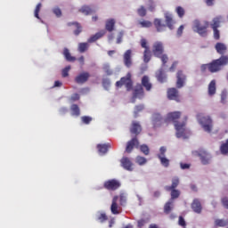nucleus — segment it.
Listing matches in <instances>:
<instances>
[{
	"label": "nucleus",
	"instance_id": "obj_25",
	"mask_svg": "<svg viewBox=\"0 0 228 228\" xmlns=\"http://www.w3.org/2000/svg\"><path fill=\"white\" fill-rule=\"evenodd\" d=\"M224 20V18L222 16H217L213 19L211 28L212 29H218L220 28V23Z\"/></svg>",
	"mask_w": 228,
	"mask_h": 228
},
{
	"label": "nucleus",
	"instance_id": "obj_34",
	"mask_svg": "<svg viewBox=\"0 0 228 228\" xmlns=\"http://www.w3.org/2000/svg\"><path fill=\"white\" fill-rule=\"evenodd\" d=\"M220 152L223 154V156L228 155V139H226L225 142L221 144Z\"/></svg>",
	"mask_w": 228,
	"mask_h": 228
},
{
	"label": "nucleus",
	"instance_id": "obj_37",
	"mask_svg": "<svg viewBox=\"0 0 228 228\" xmlns=\"http://www.w3.org/2000/svg\"><path fill=\"white\" fill-rule=\"evenodd\" d=\"M228 220L225 219H216L215 220V226L216 227H227Z\"/></svg>",
	"mask_w": 228,
	"mask_h": 228
},
{
	"label": "nucleus",
	"instance_id": "obj_6",
	"mask_svg": "<svg viewBox=\"0 0 228 228\" xmlns=\"http://www.w3.org/2000/svg\"><path fill=\"white\" fill-rule=\"evenodd\" d=\"M131 77L132 75L128 72L126 77H121L119 81L116 82V86H118V88H120L125 86L127 91L132 90L133 79Z\"/></svg>",
	"mask_w": 228,
	"mask_h": 228
},
{
	"label": "nucleus",
	"instance_id": "obj_11",
	"mask_svg": "<svg viewBox=\"0 0 228 228\" xmlns=\"http://www.w3.org/2000/svg\"><path fill=\"white\" fill-rule=\"evenodd\" d=\"M184 83H186V75H184L183 70H179L176 73V88H183Z\"/></svg>",
	"mask_w": 228,
	"mask_h": 228
},
{
	"label": "nucleus",
	"instance_id": "obj_9",
	"mask_svg": "<svg viewBox=\"0 0 228 228\" xmlns=\"http://www.w3.org/2000/svg\"><path fill=\"white\" fill-rule=\"evenodd\" d=\"M134 147L136 149H138V147H140V142L138 141V138H136V137H134L130 141L127 142L126 147V152H127L128 154H131V152H133V150L134 149Z\"/></svg>",
	"mask_w": 228,
	"mask_h": 228
},
{
	"label": "nucleus",
	"instance_id": "obj_52",
	"mask_svg": "<svg viewBox=\"0 0 228 228\" xmlns=\"http://www.w3.org/2000/svg\"><path fill=\"white\" fill-rule=\"evenodd\" d=\"M111 85V82L108 78H104L102 80V86L105 88V90H108L110 88V86Z\"/></svg>",
	"mask_w": 228,
	"mask_h": 228
},
{
	"label": "nucleus",
	"instance_id": "obj_39",
	"mask_svg": "<svg viewBox=\"0 0 228 228\" xmlns=\"http://www.w3.org/2000/svg\"><path fill=\"white\" fill-rule=\"evenodd\" d=\"M151 49L144 50L143 52V61L149 63L151 61Z\"/></svg>",
	"mask_w": 228,
	"mask_h": 228
},
{
	"label": "nucleus",
	"instance_id": "obj_33",
	"mask_svg": "<svg viewBox=\"0 0 228 228\" xmlns=\"http://www.w3.org/2000/svg\"><path fill=\"white\" fill-rule=\"evenodd\" d=\"M154 26H155L157 31H159V32L163 31V29H165V28H166V25L161 23V20H159V19H155Z\"/></svg>",
	"mask_w": 228,
	"mask_h": 228
},
{
	"label": "nucleus",
	"instance_id": "obj_17",
	"mask_svg": "<svg viewBox=\"0 0 228 228\" xmlns=\"http://www.w3.org/2000/svg\"><path fill=\"white\" fill-rule=\"evenodd\" d=\"M215 49L217 54H221V56H224V54L227 53V45L220 42L216 43L215 45Z\"/></svg>",
	"mask_w": 228,
	"mask_h": 228
},
{
	"label": "nucleus",
	"instance_id": "obj_45",
	"mask_svg": "<svg viewBox=\"0 0 228 228\" xmlns=\"http://www.w3.org/2000/svg\"><path fill=\"white\" fill-rule=\"evenodd\" d=\"M137 13H138L139 17H145V15H147V9H145V7L143 5H142L137 10Z\"/></svg>",
	"mask_w": 228,
	"mask_h": 228
},
{
	"label": "nucleus",
	"instance_id": "obj_48",
	"mask_svg": "<svg viewBox=\"0 0 228 228\" xmlns=\"http://www.w3.org/2000/svg\"><path fill=\"white\" fill-rule=\"evenodd\" d=\"M81 120H82L83 124L88 125V124H90V122H92L93 118L90 116H83L81 118Z\"/></svg>",
	"mask_w": 228,
	"mask_h": 228
},
{
	"label": "nucleus",
	"instance_id": "obj_20",
	"mask_svg": "<svg viewBox=\"0 0 228 228\" xmlns=\"http://www.w3.org/2000/svg\"><path fill=\"white\" fill-rule=\"evenodd\" d=\"M105 35H106V30H101L95 35L91 36L90 38L87 40V42L89 44H94V42H97L99 38H102V37H104Z\"/></svg>",
	"mask_w": 228,
	"mask_h": 228
},
{
	"label": "nucleus",
	"instance_id": "obj_30",
	"mask_svg": "<svg viewBox=\"0 0 228 228\" xmlns=\"http://www.w3.org/2000/svg\"><path fill=\"white\" fill-rule=\"evenodd\" d=\"M71 115L73 117H79L81 115V110L77 104H72L70 107Z\"/></svg>",
	"mask_w": 228,
	"mask_h": 228
},
{
	"label": "nucleus",
	"instance_id": "obj_62",
	"mask_svg": "<svg viewBox=\"0 0 228 228\" xmlns=\"http://www.w3.org/2000/svg\"><path fill=\"white\" fill-rule=\"evenodd\" d=\"M159 152L160 153L158 156L165 157V153L167 152V148H165L164 146L160 147Z\"/></svg>",
	"mask_w": 228,
	"mask_h": 228
},
{
	"label": "nucleus",
	"instance_id": "obj_59",
	"mask_svg": "<svg viewBox=\"0 0 228 228\" xmlns=\"http://www.w3.org/2000/svg\"><path fill=\"white\" fill-rule=\"evenodd\" d=\"M183 31H184V25H181L177 31H176V35L177 37H182L183 36Z\"/></svg>",
	"mask_w": 228,
	"mask_h": 228
},
{
	"label": "nucleus",
	"instance_id": "obj_61",
	"mask_svg": "<svg viewBox=\"0 0 228 228\" xmlns=\"http://www.w3.org/2000/svg\"><path fill=\"white\" fill-rule=\"evenodd\" d=\"M147 224V221H145L144 219H141L137 222V225L139 228L143 227V225H145Z\"/></svg>",
	"mask_w": 228,
	"mask_h": 228
},
{
	"label": "nucleus",
	"instance_id": "obj_31",
	"mask_svg": "<svg viewBox=\"0 0 228 228\" xmlns=\"http://www.w3.org/2000/svg\"><path fill=\"white\" fill-rule=\"evenodd\" d=\"M79 12H81V13H84L85 15H92V13L95 12V10L91 9V7L88 5H84L81 7Z\"/></svg>",
	"mask_w": 228,
	"mask_h": 228
},
{
	"label": "nucleus",
	"instance_id": "obj_22",
	"mask_svg": "<svg viewBox=\"0 0 228 228\" xmlns=\"http://www.w3.org/2000/svg\"><path fill=\"white\" fill-rule=\"evenodd\" d=\"M115 24H117L115 19H108L105 21V29L110 33H111V31H115Z\"/></svg>",
	"mask_w": 228,
	"mask_h": 228
},
{
	"label": "nucleus",
	"instance_id": "obj_4",
	"mask_svg": "<svg viewBox=\"0 0 228 228\" xmlns=\"http://www.w3.org/2000/svg\"><path fill=\"white\" fill-rule=\"evenodd\" d=\"M197 119L206 133L213 131V119H211V117L204 116V114L200 113L197 115Z\"/></svg>",
	"mask_w": 228,
	"mask_h": 228
},
{
	"label": "nucleus",
	"instance_id": "obj_51",
	"mask_svg": "<svg viewBox=\"0 0 228 228\" xmlns=\"http://www.w3.org/2000/svg\"><path fill=\"white\" fill-rule=\"evenodd\" d=\"M226 101H227V92L225 90H224L221 93V102H222V104H225Z\"/></svg>",
	"mask_w": 228,
	"mask_h": 228
},
{
	"label": "nucleus",
	"instance_id": "obj_44",
	"mask_svg": "<svg viewBox=\"0 0 228 228\" xmlns=\"http://www.w3.org/2000/svg\"><path fill=\"white\" fill-rule=\"evenodd\" d=\"M140 151L141 152H142V154H144V156H149L151 150L149 149V146H147L146 144H142L140 146Z\"/></svg>",
	"mask_w": 228,
	"mask_h": 228
},
{
	"label": "nucleus",
	"instance_id": "obj_19",
	"mask_svg": "<svg viewBox=\"0 0 228 228\" xmlns=\"http://www.w3.org/2000/svg\"><path fill=\"white\" fill-rule=\"evenodd\" d=\"M191 209L194 211V213L200 215V213H202V204H200V200L195 199L191 203Z\"/></svg>",
	"mask_w": 228,
	"mask_h": 228
},
{
	"label": "nucleus",
	"instance_id": "obj_18",
	"mask_svg": "<svg viewBox=\"0 0 228 228\" xmlns=\"http://www.w3.org/2000/svg\"><path fill=\"white\" fill-rule=\"evenodd\" d=\"M141 86L145 88L146 92L152 90V84L147 76H143L141 81Z\"/></svg>",
	"mask_w": 228,
	"mask_h": 228
},
{
	"label": "nucleus",
	"instance_id": "obj_13",
	"mask_svg": "<svg viewBox=\"0 0 228 228\" xmlns=\"http://www.w3.org/2000/svg\"><path fill=\"white\" fill-rule=\"evenodd\" d=\"M120 162H121V166L123 167V168H125V170H127L128 172H133L134 170L133 162L129 158L123 157Z\"/></svg>",
	"mask_w": 228,
	"mask_h": 228
},
{
	"label": "nucleus",
	"instance_id": "obj_28",
	"mask_svg": "<svg viewBox=\"0 0 228 228\" xmlns=\"http://www.w3.org/2000/svg\"><path fill=\"white\" fill-rule=\"evenodd\" d=\"M179 186V178L178 177H174L172 179V184L169 186H166L165 190L167 191H170V190H175Z\"/></svg>",
	"mask_w": 228,
	"mask_h": 228
},
{
	"label": "nucleus",
	"instance_id": "obj_29",
	"mask_svg": "<svg viewBox=\"0 0 228 228\" xmlns=\"http://www.w3.org/2000/svg\"><path fill=\"white\" fill-rule=\"evenodd\" d=\"M156 77L159 83H165L167 81V75L163 69H159L156 72Z\"/></svg>",
	"mask_w": 228,
	"mask_h": 228
},
{
	"label": "nucleus",
	"instance_id": "obj_63",
	"mask_svg": "<svg viewBox=\"0 0 228 228\" xmlns=\"http://www.w3.org/2000/svg\"><path fill=\"white\" fill-rule=\"evenodd\" d=\"M180 167H181L182 170H188V168H190L191 165L185 164V163H180Z\"/></svg>",
	"mask_w": 228,
	"mask_h": 228
},
{
	"label": "nucleus",
	"instance_id": "obj_16",
	"mask_svg": "<svg viewBox=\"0 0 228 228\" xmlns=\"http://www.w3.org/2000/svg\"><path fill=\"white\" fill-rule=\"evenodd\" d=\"M130 133L131 134H134L135 136H138V134L142 133V126H140V123L136 121H133L132 126L130 127Z\"/></svg>",
	"mask_w": 228,
	"mask_h": 228
},
{
	"label": "nucleus",
	"instance_id": "obj_43",
	"mask_svg": "<svg viewBox=\"0 0 228 228\" xmlns=\"http://www.w3.org/2000/svg\"><path fill=\"white\" fill-rule=\"evenodd\" d=\"M175 12L180 19H183L184 17V13H186L184 8H183L182 6H177L175 8Z\"/></svg>",
	"mask_w": 228,
	"mask_h": 228
},
{
	"label": "nucleus",
	"instance_id": "obj_8",
	"mask_svg": "<svg viewBox=\"0 0 228 228\" xmlns=\"http://www.w3.org/2000/svg\"><path fill=\"white\" fill-rule=\"evenodd\" d=\"M167 99H169V101L181 102V95L179 94V91L175 87L167 89Z\"/></svg>",
	"mask_w": 228,
	"mask_h": 228
},
{
	"label": "nucleus",
	"instance_id": "obj_57",
	"mask_svg": "<svg viewBox=\"0 0 228 228\" xmlns=\"http://www.w3.org/2000/svg\"><path fill=\"white\" fill-rule=\"evenodd\" d=\"M215 40H220V30L218 28H213Z\"/></svg>",
	"mask_w": 228,
	"mask_h": 228
},
{
	"label": "nucleus",
	"instance_id": "obj_14",
	"mask_svg": "<svg viewBox=\"0 0 228 228\" xmlns=\"http://www.w3.org/2000/svg\"><path fill=\"white\" fill-rule=\"evenodd\" d=\"M89 78L90 73L83 72L75 77V82L77 83V85H84V83H86Z\"/></svg>",
	"mask_w": 228,
	"mask_h": 228
},
{
	"label": "nucleus",
	"instance_id": "obj_3",
	"mask_svg": "<svg viewBox=\"0 0 228 228\" xmlns=\"http://www.w3.org/2000/svg\"><path fill=\"white\" fill-rule=\"evenodd\" d=\"M165 53V46L161 41H157L152 45V53L156 58H159L162 65L165 66L168 63V55Z\"/></svg>",
	"mask_w": 228,
	"mask_h": 228
},
{
	"label": "nucleus",
	"instance_id": "obj_12",
	"mask_svg": "<svg viewBox=\"0 0 228 228\" xmlns=\"http://www.w3.org/2000/svg\"><path fill=\"white\" fill-rule=\"evenodd\" d=\"M198 155L200 158L202 165H209L211 161V155L208 151L201 150L199 151Z\"/></svg>",
	"mask_w": 228,
	"mask_h": 228
},
{
	"label": "nucleus",
	"instance_id": "obj_40",
	"mask_svg": "<svg viewBox=\"0 0 228 228\" xmlns=\"http://www.w3.org/2000/svg\"><path fill=\"white\" fill-rule=\"evenodd\" d=\"M135 163H137V165H140L142 167L145 165V163H147V159H145V157L137 156L135 158Z\"/></svg>",
	"mask_w": 228,
	"mask_h": 228
},
{
	"label": "nucleus",
	"instance_id": "obj_50",
	"mask_svg": "<svg viewBox=\"0 0 228 228\" xmlns=\"http://www.w3.org/2000/svg\"><path fill=\"white\" fill-rule=\"evenodd\" d=\"M103 70L107 74V76H111V74H113V71L108 64L103 65Z\"/></svg>",
	"mask_w": 228,
	"mask_h": 228
},
{
	"label": "nucleus",
	"instance_id": "obj_41",
	"mask_svg": "<svg viewBox=\"0 0 228 228\" xmlns=\"http://www.w3.org/2000/svg\"><path fill=\"white\" fill-rule=\"evenodd\" d=\"M161 120H162V118H161V115L160 114H154L153 115V124H154V126H155V127H156V126H161V123H158V122H161Z\"/></svg>",
	"mask_w": 228,
	"mask_h": 228
},
{
	"label": "nucleus",
	"instance_id": "obj_53",
	"mask_svg": "<svg viewBox=\"0 0 228 228\" xmlns=\"http://www.w3.org/2000/svg\"><path fill=\"white\" fill-rule=\"evenodd\" d=\"M142 28H151L152 26V22L149 20H142L140 22Z\"/></svg>",
	"mask_w": 228,
	"mask_h": 228
},
{
	"label": "nucleus",
	"instance_id": "obj_21",
	"mask_svg": "<svg viewBox=\"0 0 228 228\" xmlns=\"http://www.w3.org/2000/svg\"><path fill=\"white\" fill-rule=\"evenodd\" d=\"M145 95V92L143 91V87L142 85H137L134 90V97L137 99H142Z\"/></svg>",
	"mask_w": 228,
	"mask_h": 228
},
{
	"label": "nucleus",
	"instance_id": "obj_23",
	"mask_svg": "<svg viewBox=\"0 0 228 228\" xmlns=\"http://www.w3.org/2000/svg\"><path fill=\"white\" fill-rule=\"evenodd\" d=\"M97 149L99 154L104 155L108 152L109 149H111V144L104 143V144H97Z\"/></svg>",
	"mask_w": 228,
	"mask_h": 228
},
{
	"label": "nucleus",
	"instance_id": "obj_60",
	"mask_svg": "<svg viewBox=\"0 0 228 228\" xmlns=\"http://www.w3.org/2000/svg\"><path fill=\"white\" fill-rule=\"evenodd\" d=\"M53 13L54 15H56V17H61V9H60L59 7H55L53 9Z\"/></svg>",
	"mask_w": 228,
	"mask_h": 228
},
{
	"label": "nucleus",
	"instance_id": "obj_49",
	"mask_svg": "<svg viewBox=\"0 0 228 228\" xmlns=\"http://www.w3.org/2000/svg\"><path fill=\"white\" fill-rule=\"evenodd\" d=\"M178 225H180V227H186V220H184V217H183V216H180L178 218Z\"/></svg>",
	"mask_w": 228,
	"mask_h": 228
},
{
	"label": "nucleus",
	"instance_id": "obj_32",
	"mask_svg": "<svg viewBox=\"0 0 228 228\" xmlns=\"http://www.w3.org/2000/svg\"><path fill=\"white\" fill-rule=\"evenodd\" d=\"M165 19H166V24L167 28H169V29H174V20L172 19V15L167 13L165 15Z\"/></svg>",
	"mask_w": 228,
	"mask_h": 228
},
{
	"label": "nucleus",
	"instance_id": "obj_36",
	"mask_svg": "<svg viewBox=\"0 0 228 228\" xmlns=\"http://www.w3.org/2000/svg\"><path fill=\"white\" fill-rule=\"evenodd\" d=\"M160 164L162 165V167H165V168H168V167H170V159H167L166 157L163 156H158Z\"/></svg>",
	"mask_w": 228,
	"mask_h": 228
},
{
	"label": "nucleus",
	"instance_id": "obj_55",
	"mask_svg": "<svg viewBox=\"0 0 228 228\" xmlns=\"http://www.w3.org/2000/svg\"><path fill=\"white\" fill-rule=\"evenodd\" d=\"M141 47H142V49H144V50L151 49V48H149V45H147V39H145V38L141 39Z\"/></svg>",
	"mask_w": 228,
	"mask_h": 228
},
{
	"label": "nucleus",
	"instance_id": "obj_47",
	"mask_svg": "<svg viewBox=\"0 0 228 228\" xmlns=\"http://www.w3.org/2000/svg\"><path fill=\"white\" fill-rule=\"evenodd\" d=\"M41 9H42V4L39 3V4H37L36 9H35V12H34V15H35L36 19H40L39 13H40Z\"/></svg>",
	"mask_w": 228,
	"mask_h": 228
},
{
	"label": "nucleus",
	"instance_id": "obj_54",
	"mask_svg": "<svg viewBox=\"0 0 228 228\" xmlns=\"http://www.w3.org/2000/svg\"><path fill=\"white\" fill-rule=\"evenodd\" d=\"M70 70V66H67L61 71L62 77H69V71Z\"/></svg>",
	"mask_w": 228,
	"mask_h": 228
},
{
	"label": "nucleus",
	"instance_id": "obj_35",
	"mask_svg": "<svg viewBox=\"0 0 228 228\" xmlns=\"http://www.w3.org/2000/svg\"><path fill=\"white\" fill-rule=\"evenodd\" d=\"M63 55H64V58L67 60V61H76V57H73L72 55H70V52L69 51L68 48H64Z\"/></svg>",
	"mask_w": 228,
	"mask_h": 228
},
{
	"label": "nucleus",
	"instance_id": "obj_64",
	"mask_svg": "<svg viewBox=\"0 0 228 228\" xmlns=\"http://www.w3.org/2000/svg\"><path fill=\"white\" fill-rule=\"evenodd\" d=\"M222 202H223V206H224L226 209H228V198H224V199L222 200Z\"/></svg>",
	"mask_w": 228,
	"mask_h": 228
},
{
	"label": "nucleus",
	"instance_id": "obj_27",
	"mask_svg": "<svg viewBox=\"0 0 228 228\" xmlns=\"http://www.w3.org/2000/svg\"><path fill=\"white\" fill-rule=\"evenodd\" d=\"M216 94V81L211 80L208 85V95L213 96Z\"/></svg>",
	"mask_w": 228,
	"mask_h": 228
},
{
	"label": "nucleus",
	"instance_id": "obj_58",
	"mask_svg": "<svg viewBox=\"0 0 228 228\" xmlns=\"http://www.w3.org/2000/svg\"><path fill=\"white\" fill-rule=\"evenodd\" d=\"M122 38H124V31H120L117 37V44H122Z\"/></svg>",
	"mask_w": 228,
	"mask_h": 228
},
{
	"label": "nucleus",
	"instance_id": "obj_38",
	"mask_svg": "<svg viewBox=\"0 0 228 228\" xmlns=\"http://www.w3.org/2000/svg\"><path fill=\"white\" fill-rule=\"evenodd\" d=\"M170 191H171L170 200L174 201V200H175V199H179V197L181 195V191L179 190L170 189Z\"/></svg>",
	"mask_w": 228,
	"mask_h": 228
},
{
	"label": "nucleus",
	"instance_id": "obj_26",
	"mask_svg": "<svg viewBox=\"0 0 228 228\" xmlns=\"http://www.w3.org/2000/svg\"><path fill=\"white\" fill-rule=\"evenodd\" d=\"M172 209H174V201L169 200L164 205V213H165V215H170V213L172 212Z\"/></svg>",
	"mask_w": 228,
	"mask_h": 228
},
{
	"label": "nucleus",
	"instance_id": "obj_2",
	"mask_svg": "<svg viewBox=\"0 0 228 228\" xmlns=\"http://www.w3.org/2000/svg\"><path fill=\"white\" fill-rule=\"evenodd\" d=\"M228 64V55H223L219 59L213 60L211 62L207 64H202L200 66V72L202 74H206V72H211V74H215L216 72H220L224 69V67Z\"/></svg>",
	"mask_w": 228,
	"mask_h": 228
},
{
	"label": "nucleus",
	"instance_id": "obj_24",
	"mask_svg": "<svg viewBox=\"0 0 228 228\" xmlns=\"http://www.w3.org/2000/svg\"><path fill=\"white\" fill-rule=\"evenodd\" d=\"M67 26H75L77 29L74 30V35H76V37H77L81 33V31H83V27H81V24H79L78 22H68Z\"/></svg>",
	"mask_w": 228,
	"mask_h": 228
},
{
	"label": "nucleus",
	"instance_id": "obj_46",
	"mask_svg": "<svg viewBox=\"0 0 228 228\" xmlns=\"http://www.w3.org/2000/svg\"><path fill=\"white\" fill-rule=\"evenodd\" d=\"M96 220H98V222H101V224H103V222H106V220H108V216H106L105 213H102L97 216Z\"/></svg>",
	"mask_w": 228,
	"mask_h": 228
},
{
	"label": "nucleus",
	"instance_id": "obj_1",
	"mask_svg": "<svg viewBox=\"0 0 228 228\" xmlns=\"http://www.w3.org/2000/svg\"><path fill=\"white\" fill-rule=\"evenodd\" d=\"M181 111H174L167 113L165 122L168 124V122H173L175 126V129L176 131V138H186V122L188 120V116L183 118V122H179V118H181Z\"/></svg>",
	"mask_w": 228,
	"mask_h": 228
},
{
	"label": "nucleus",
	"instance_id": "obj_56",
	"mask_svg": "<svg viewBox=\"0 0 228 228\" xmlns=\"http://www.w3.org/2000/svg\"><path fill=\"white\" fill-rule=\"evenodd\" d=\"M143 105H137V106H135V108H134V115H135V117H137L138 116V113H140V111H143Z\"/></svg>",
	"mask_w": 228,
	"mask_h": 228
},
{
	"label": "nucleus",
	"instance_id": "obj_10",
	"mask_svg": "<svg viewBox=\"0 0 228 228\" xmlns=\"http://www.w3.org/2000/svg\"><path fill=\"white\" fill-rule=\"evenodd\" d=\"M133 51L131 50H126L123 55V61L125 66H126L127 69H131L133 66Z\"/></svg>",
	"mask_w": 228,
	"mask_h": 228
},
{
	"label": "nucleus",
	"instance_id": "obj_7",
	"mask_svg": "<svg viewBox=\"0 0 228 228\" xmlns=\"http://www.w3.org/2000/svg\"><path fill=\"white\" fill-rule=\"evenodd\" d=\"M120 186V181L117 179L107 180L103 183V188H105V190H108L109 191H115L116 190H118Z\"/></svg>",
	"mask_w": 228,
	"mask_h": 228
},
{
	"label": "nucleus",
	"instance_id": "obj_5",
	"mask_svg": "<svg viewBox=\"0 0 228 228\" xmlns=\"http://www.w3.org/2000/svg\"><path fill=\"white\" fill-rule=\"evenodd\" d=\"M208 28H209V22L194 20L193 30L199 33L200 37H208Z\"/></svg>",
	"mask_w": 228,
	"mask_h": 228
},
{
	"label": "nucleus",
	"instance_id": "obj_15",
	"mask_svg": "<svg viewBox=\"0 0 228 228\" xmlns=\"http://www.w3.org/2000/svg\"><path fill=\"white\" fill-rule=\"evenodd\" d=\"M118 196H114L112 199V204L110 206V211L112 215H120V207H118Z\"/></svg>",
	"mask_w": 228,
	"mask_h": 228
},
{
	"label": "nucleus",
	"instance_id": "obj_42",
	"mask_svg": "<svg viewBox=\"0 0 228 228\" xmlns=\"http://www.w3.org/2000/svg\"><path fill=\"white\" fill-rule=\"evenodd\" d=\"M88 43H79L78 45V51L79 53H85L86 51H88Z\"/></svg>",
	"mask_w": 228,
	"mask_h": 228
}]
</instances>
